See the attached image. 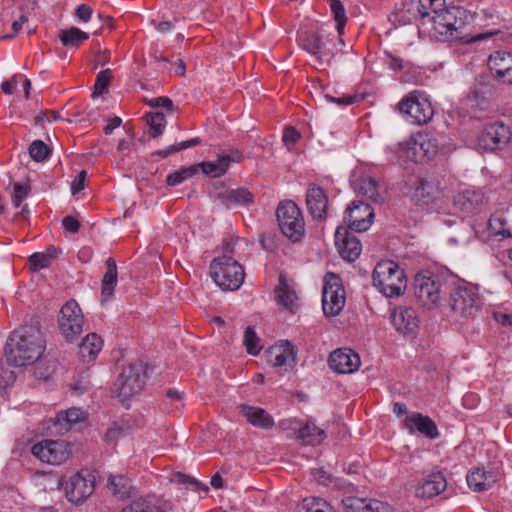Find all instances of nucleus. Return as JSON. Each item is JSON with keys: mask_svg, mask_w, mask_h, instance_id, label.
<instances>
[{"mask_svg": "<svg viewBox=\"0 0 512 512\" xmlns=\"http://www.w3.org/2000/svg\"><path fill=\"white\" fill-rule=\"evenodd\" d=\"M45 350V340L38 327L25 326L15 330L7 343V361L14 366L36 362Z\"/></svg>", "mask_w": 512, "mask_h": 512, "instance_id": "nucleus-1", "label": "nucleus"}, {"mask_svg": "<svg viewBox=\"0 0 512 512\" xmlns=\"http://www.w3.org/2000/svg\"><path fill=\"white\" fill-rule=\"evenodd\" d=\"M446 145V136L438 133L424 132L411 135L388 149L396 154L402 162H423L435 157Z\"/></svg>", "mask_w": 512, "mask_h": 512, "instance_id": "nucleus-2", "label": "nucleus"}, {"mask_svg": "<svg viewBox=\"0 0 512 512\" xmlns=\"http://www.w3.org/2000/svg\"><path fill=\"white\" fill-rule=\"evenodd\" d=\"M454 285L453 278L448 275L422 271L415 275L414 295L423 307L434 309L447 302Z\"/></svg>", "mask_w": 512, "mask_h": 512, "instance_id": "nucleus-3", "label": "nucleus"}, {"mask_svg": "<svg viewBox=\"0 0 512 512\" xmlns=\"http://www.w3.org/2000/svg\"><path fill=\"white\" fill-rule=\"evenodd\" d=\"M373 284L386 297H398L407 288L404 270L393 261H381L373 270Z\"/></svg>", "mask_w": 512, "mask_h": 512, "instance_id": "nucleus-4", "label": "nucleus"}, {"mask_svg": "<svg viewBox=\"0 0 512 512\" xmlns=\"http://www.w3.org/2000/svg\"><path fill=\"white\" fill-rule=\"evenodd\" d=\"M210 275L220 288L228 291L240 288L245 277L242 266L232 257L226 255L211 262Z\"/></svg>", "mask_w": 512, "mask_h": 512, "instance_id": "nucleus-5", "label": "nucleus"}, {"mask_svg": "<svg viewBox=\"0 0 512 512\" xmlns=\"http://www.w3.org/2000/svg\"><path fill=\"white\" fill-rule=\"evenodd\" d=\"M402 117L410 124L424 125L430 122L434 116V109L421 91H412L404 96L398 103Z\"/></svg>", "mask_w": 512, "mask_h": 512, "instance_id": "nucleus-6", "label": "nucleus"}, {"mask_svg": "<svg viewBox=\"0 0 512 512\" xmlns=\"http://www.w3.org/2000/svg\"><path fill=\"white\" fill-rule=\"evenodd\" d=\"M146 379L145 366L142 362H134L123 369L113 385L112 392L126 404L143 389Z\"/></svg>", "mask_w": 512, "mask_h": 512, "instance_id": "nucleus-7", "label": "nucleus"}, {"mask_svg": "<svg viewBox=\"0 0 512 512\" xmlns=\"http://www.w3.org/2000/svg\"><path fill=\"white\" fill-rule=\"evenodd\" d=\"M447 305L453 314L463 319L474 318L481 310L482 299L472 287H451Z\"/></svg>", "mask_w": 512, "mask_h": 512, "instance_id": "nucleus-8", "label": "nucleus"}, {"mask_svg": "<svg viewBox=\"0 0 512 512\" xmlns=\"http://www.w3.org/2000/svg\"><path fill=\"white\" fill-rule=\"evenodd\" d=\"M277 221L284 236L293 242L300 241L305 235V222L302 211L292 200L279 204L276 211Z\"/></svg>", "mask_w": 512, "mask_h": 512, "instance_id": "nucleus-9", "label": "nucleus"}, {"mask_svg": "<svg viewBox=\"0 0 512 512\" xmlns=\"http://www.w3.org/2000/svg\"><path fill=\"white\" fill-rule=\"evenodd\" d=\"M345 305V292L341 286L340 278L334 273H327L324 277L322 292V308L326 316L338 315Z\"/></svg>", "mask_w": 512, "mask_h": 512, "instance_id": "nucleus-10", "label": "nucleus"}, {"mask_svg": "<svg viewBox=\"0 0 512 512\" xmlns=\"http://www.w3.org/2000/svg\"><path fill=\"white\" fill-rule=\"evenodd\" d=\"M58 323L61 334L69 342H72L82 333L84 317L75 300H70L63 305Z\"/></svg>", "mask_w": 512, "mask_h": 512, "instance_id": "nucleus-11", "label": "nucleus"}, {"mask_svg": "<svg viewBox=\"0 0 512 512\" xmlns=\"http://www.w3.org/2000/svg\"><path fill=\"white\" fill-rule=\"evenodd\" d=\"M31 452L42 462L58 465L69 459L71 447L64 440H43L34 444Z\"/></svg>", "mask_w": 512, "mask_h": 512, "instance_id": "nucleus-12", "label": "nucleus"}, {"mask_svg": "<svg viewBox=\"0 0 512 512\" xmlns=\"http://www.w3.org/2000/svg\"><path fill=\"white\" fill-rule=\"evenodd\" d=\"M95 489V476L88 469H82L69 478L65 491L68 500L80 503L88 498Z\"/></svg>", "mask_w": 512, "mask_h": 512, "instance_id": "nucleus-13", "label": "nucleus"}, {"mask_svg": "<svg viewBox=\"0 0 512 512\" xmlns=\"http://www.w3.org/2000/svg\"><path fill=\"white\" fill-rule=\"evenodd\" d=\"M302 48L313 55L319 64H329L334 55L332 38L323 34H305L300 38Z\"/></svg>", "mask_w": 512, "mask_h": 512, "instance_id": "nucleus-14", "label": "nucleus"}, {"mask_svg": "<svg viewBox=\"0 0 512 512\" xmlns=\"http://www.w3.org/2000/svg\"><path fill=\"white\" fill-rule=\"evenodd\" d=\"M374 219L371 206L362 201H353L345 210L344 222L350 229L363 232L369 229Z\"/></svg>", "mask_w": 512, "mask_h": 512, "instance_id": "nucleus-15", "label": "nucleus"}, {"mask_svg": "<svg viewBox=\"0 0 512 512\" xmlns=\"http://www.w3.org/2000/svg\"><path fill=\"white\" fill-rule=\"evenodd\" d=\"M511 137L510 127L496 122L487 125L482 130L478 138V144L485 150L493 151L505 147L510 142Z\"/></svg>", "mask_w": 512, "mask_h": 512, "instance_id": "nucleus-16", "label": "nucleus"}, {"mask_svg": "<svg viewBox=\"0 0 512 512\" xmlns=\"http://www.w3.org/2000/svg\"><path fill=\"white\" fill-rule=\"evenodd\" d=\"M407 195L414 204L419 206H429L438 198L439 189L432 181L415 178L410 183Z\"/></svg>", "mask_w": 512, "mask_h": 512, "instance_id": "nucleus-17", "label": "nucleus"}, {"mask_svg": "<svg viewBox=\"0 0 512 512\" xmlns=\"http://www.w3.org/2000/svg\"><path fill=\"white\" fill-rule=\"evenodd\" d=\"M335 245L341 257L349 262L358 259L362 251L360 240L343 227L335 231Z\"/></svg>", "mask_w": 512, "mask_h": 512, "instance_id": "nucleus-18", "label": "nucleus"}, {"mask_svg": "<svg viewBox=\"0 0 512 512\" xmlns=\"http://www.w3.org/2000/svg\"><path fill=\"white\" fill-rule=\"evenodd\" d=\"M328 362L333 371L341 374H349L358 370L360 357L351 349L340 348L330 354Z\"/></svg>", "mask_w": 512, "mask_h": 512, "instance_id": "nucleus-19", "label": "nucleus"}, {"mask_svg": "<svg viewBox=\"0 0 512 512\" xmlns=\"http://www.w3.org/2000/svg\"><path fill=\"white\" fill-rule=\"evenodd\" d=\"M306 206L308 212L315 220L326 218L328 196L324 189L316 184H310L306 191Z\"/></svg>", "mask_w": 512, "mask_h": 512, "instance_id": "nucleus-20", "label": "nucleus"}, {"mask_svg": "<svg viewBox=\"0 0 512 512\" xmlns=\"http://www.w3.org/2000/svg\"><path fill=\"white\" fill-rule=\"evenodd\" d=\"M491 73L504 83L512 84V53L496 51L488 59Z\"/></svg>", "mask_w": 512, "mask_h": 512, "instance_id": "nucleus-21", "label": "nucleus"}, {"mask_svg": "<svg viewBox=\"0 0 512 512\" xmlns=\"http://www.w3.org/2000/svg\"><path fill=\"white\" fill-rule=\"evenodd\" d=\"M446 487L447 482L444 475L439 471L432 472L418 482L415 494L419 498L429 499L442 493Z\"/></svg>", "mask_w": 512, "mask_h": 512, "instance_id": "nucleus-22", "label": "nucleus"}, {"mask_svg": "<svg viewBox=\"0 0 512 512\" xmlns=\"http://www.w3.org/2000/svg\"><path fill=\"white\" fill-rule=\"evenodd\" d=\"M404 426L409 433L419 432L429 439L439 437V431L435 422L428 416L414 412L407 416L404 420Z\"/></svg>", "mask_w": 512, "mask_h": 512, "instance_id": "nucleus-23", "label": "nucleus"}, {"mask_svg": "<svg viewBox=\"0 0 512 512\" xmlns=\"http://www.w3.org/2000/svg\"><path fill=\"white\" fill-rule=\"evenodd\" d=\"M241 160L242 155L239 152H234L231 155H219L216 160L204 161L196 164V166H198V169L200 168L206 176L217 178L221 177L228 171L232 162L239 163Z\"/></svg>", "mask_w": 512, "mask_h": 512, "instance_id": "nucleus-24", "label": "nucleus"}, {"mask_svg": "<svg viewBox=\"0 0 512 512\" xmlns=\"http://www.w3.org/2000/svg\"><path fill=\"white\" fill-rule=\"evenodd\" d=\"M342 504L346 512H393L390 505L375 499L348 496Z\"/></svg>", "mask_w": 512, "mask_h": 512, "instance_id": "nucleus-25", "label": "nucleus"}, {"mask_svg": "<svg viewBox=\"0 0 512 512\" xmlns=\"http://www.w3.org/2000/svg\"><path fill=\"white\" fill-rule=\"evenodd\" d=\"M354 190L374 203H382L386 188L375 179L365 176L353 182Z\"/></svg>", "mask_w": 512, "mask_h": 512, "instance_id": "nucleus-26", "label": "nucleus"}, {"mask_svg": "<svg viewBox=\"0 0 512 512\" xmlns=\"http://www.w3.org/2000/svg\"><path fill=\"white\" fill-rule=\"evenodd\" d=\"M277 303L283 308L294 312L299 306V298L294 285L290 284L285 276L281 275L275 288Z\"/></svg>", "mask_w": 512, "mask_h": 512, "instance_id": "nucleus-27", "label": "nucleus"}, {"mask_svg": "<svg viewBox=\"0 0 512 512\" xmlns=\"http://www.w3.org/2000/svg\"><path fill=\"white\" fill-rule=\"evenodd\" d=\"M238 408L240 414L243 415L252 426L265 430L271 429L274 426L273 417L263 408L247 404H240Z\"/></svg>", "mask_w": 512, "mask_h": 512, "instance_id": "nucleus-28", "label": "nucleus"}, {"mask_svg": "<svg viewBox=\"0 0 512 512\" xmlns=\"http://www.w3.org/2000/svg\"><path fill=\"white\" fill-rule=\"evenodd\" d=\"M499 479V474L493 470L473 469L467 475V484L470 489L476 492L488 490Z\"/></svg>", "mask_w": 512, "mask_h": 512, "instance_id": "nucleus-29", "label": "nucleus"}, {"mask_svg": "<svg viewBox=\"0 0 512 512\" xmlns=\"http://www.w3.org/2000/svg\"><path fill=\"white\" fill-rule=\"evenodd\" d=\"M267 361L274 367H282L295 361V351L289 341H282L279 345L267 351Z\"/></svg>", "mask_w": 512, "mask_h": 512, "instance_id": "nucleus-30", "label": "nucleus"}, {"mask_svg": "<svg viewBox=\"0 0 512 512\" xmlns=\"http://www.w3.org/2000/svg\"><path fill=\"white\" fill-rule=\"evenodd\" d=\"M392 322L396 330L404 334L413 332L418 326L415 310L407 307L396 309L392 315Z\"/></svg>", "mask_w": 512, "mask_h": 512, "instance_id": "nucleus-31", "label": "nucleus"}, {"mask_svg": "<svg viewBox=\"0 0 512 512\" xmlns=\"http://www.w3.org/2000/svg\"><path fill=\"white\" fill-rule=\"evenodd\" d=\"M457 15H464V9L460 7H453L445 10L442 8V10L436 13V15L431 16L434 30L438 34L446 37L451 26H453V21H455V17H457Z\"/></svg>", "mask_w": 512, "mask_h": 512, "instance_id": "nucleus-32", "label": "nucleus"}, {"mask_svg": "<svg viewBox=\"0 0 512 512\" xmlns=\"http://www.w3.org/2000/svg\"><path fill=\"white\" fill-rule=\"evenodd\" d=\"M252 199V194L245 188L227 189L217 195L220 204L227 208L249 204Z\"/></svg>", "mask_w": 512, "mask_h": 512, "instance_id": "nucleus-33", "label": "nucleus"}, {"mask_svg": "<svg viewBox=\"0 0 512 512\" xmlns=\"http://www.w3.org/2000/svg\"><path fill=\"white\" fill-rule=\"evenodd\" d=\"M483 200L484 196L480 191L467 189L455 196L454 204L459 210L471 213L482 205Z\"/></svg>", "mask_w": 512, "mask_h": 512, "instance_id": "nucleus-34", "label": "nucleus"}, {"mask_svg": "<svg viewBox=\"0 0 512 512\" xmlns=\"http://www.w3.org/2000/svg\"><path fill=\"white\" fill-rule=\"evenodd\" d=\"M325 438V431L316 426L314 422L308 421L298 429L297 439L305 445H319Z\"/></svg>", "mask_w": 512, "mask_h": 512, "instance_id": "nucleus-35", "label": "nucleus"}, {"mask_svg": "<svg viewBox=\"0 0 512 512\" xmlns=\"http://www.w3.org/2000/svg\"><path fill=\"white\" fill-rule=\"evenodd\" d=\"M103 347V341L96 333H90L79 345V353L84 361L90 362L95 359Z\"/></svg>", "mask_w": 512, "mask_h": 512, "instance_id": "nucleus-36", "label": "nucleus"}, {"mask_svg": "<svg viewBox=\"0 0 512 512\" xmlns=\"http://www.w3.org/2000/svg\"><path fill=\"white\" fill-rule=\"evenodd\" d=\"M117 285V266L113 258L106 261V272L102 279L101 296L103 301H107L113 295Z\"/></svg>", "mask_w": 512, "mask_h": 512, "instance_id": "nucleus-37", "label": "nucleus"}, {"mask_svg": "<svg viewBox=\"0 0 512 512\" xmlns=\"http://www.w3.org/2000/svg\"><path fill=\"white\" fill-rule=\"evenodd\" d=\"M59 39L64 46L76 48L82 42L89 39V34L77 27H71L69 29L61 30L59 33Z\"/></svg>", "mask_w": 512, "mask_h": 512, "instance_id": "nucleus-38", "label": "nucleus"}, {"mask_svg": "<svg viewBox=\"0 0 512 512\" xmlns=\"http://www.w3.org/2000/svg\"><path fill=\"white\" fill-rule=\"evenodd\" d=\"M121 512H164V510L157 504L154 497H144L134 500Z\"/></svg>", "mask_w": 512, "mask_h": 512, "instance_id": "nucleus-39", "label": "nucleus"}, {"mask_svg": "<svg viewBox=\"0 0 512 512\" xmlns=\"http://www.w3.org/2000/svg\"><path fill=\"white\" fill-rule=\"evenodd\" d=\"M472 19V15L464 9V15H457V17H455V21H453V26H451V29L450 31H448L446 37L455 40H463L465 38L464 32L466 26L470 24Z\"/></svg>", "mask_w": 512, "mask_h": 512, "instance_id": "nucleus-40", "label": "nucleus"}, {"mask_svg": "<svg viewBox=\"0 0 512 512\" xmlns=\"http://www.w3.org/2000/svg\"><path fill=\"white\" fill-rule=\"evenodd\" d=\"M57 250L54 247L47 249L46 252H37L29 257V263L33 271L48 267L56 257Z\"/></svg>", "mask_w": 512, "mask_h": 512, "instance_id": "nucleus-41", "label": "nucleus"}, {"mask_svg": "<svg viewBox=\"0 0 512 512\" xmlns=\"http://www.w3.org/2000/svg\"><path fill=\"white\" fill-rule=\"evenodd\" d=\"M299 512H331L326 501L317 497L304 498L298 506Z\"/></svg>", "mask_w": 512, "mask_h": 512, "instance_id": "nucleus-42", "label": "nucleus"}, {"mask_svg": "<svg viewBox=\"0 0 512 512\" xmlns=\"http://www.w3.org/2000/svg\"><path fill=\"white\" fill-rule=\"evenodd\" d=\"M86 418V413L80 408H70L66 411H60L57 413L56 419L58 423L65 422L68 427L67 429L78 422L84 421Z\"/></svg>", "mask_w": 512, "mask_h": 512, "instance_id": "nucleus-43", "label": "nucleus"}, {"mask_svg": "<svg viewBox=\"0 0 512 512\" xmlns=\"http://www.w3.org/2000/svg\"><path fill=\"white\" fill-rule=\"evenodd\" d=\"M416 9L423 17H430L440 12L444 6V0H417Z\"/></svg>", "mask_w": 512, "mask_h": 512, "instance_id": "nucleus-44", "label": "nucleus"}, {"mask_svg": "<svg viewBox=\"0 0 512 512\" xmlns=\"http://www.w3.org/2000/svg\"><path fill=\"white\" fill-rule=\"evenodd\" d=\"M198 172V166L192 165L186 168H182L178 171H175L171 174H169L166 177V183L169 186H176L178 184H181L185 180L191 178Z\"/></svg>", "mask_w": 512, "mask_h": 512, "instance_id": "nucleus-45", "label": "nucleus"}, {"mask_svg": "<svg viewBox=\"0 0 512 512\" xmlns=\"http://www.w3.org/2000/svg\"><path fill=\"white\" fill-rule=\"evenodd\" d=\"M243 344L251 355H258L262 349L261 340L252 327H248L244 334Z\"/></svg>", "mask_w": 512, "mask_h": 512, "instance_id": "nucleus-46", "label": "nucleus"}, {"mask_svg": "<svg viewBox=\"0 0 512 512\" xmlns=\"http://www.w3.org/2000/svg\"><path fill=\"white\" fill-rule=\"evenodd\" d=\"M147 117V123L150 126L151 135L153 137L161 135L166 124L164 114L161 112H151Z\"/></svg>", "mask_w": 512, "mask_h": 512, "instance_id": "nucleus-47", "label": "nucleus"}, {"mask_svg": "<svg viewBox=\"0 0 512 512\" xmlns=\"http://www.w3.org/2000/svg\"><path fill=\"white\" fill-rule=\"evenodd\" d=\"M330 7L337 23V31L339 34H342L346 23L344 6L339 0H331Z\"/></svg>", "mask_w": 512, "mask_h": 512, "instance_id": "nucleus-48", "label": "nucleus"}, {"mask_svg": "<svg viewBox=\"0 0 512 512\" xmlns=\"http://www.w3.org/2000/svg\"><path fill=\"white\" fill-rule=\"evenodd\" d=\"M458 233L449 238V243L453 244H468L474 237V231L471 226L461 223Z\"/></svg>", "mask_w": 512, "mask_h": 512, "instance_id": "nucleus-49", "label": "nucleus"}, {"mask_svg": "<svg viewBox=\"0 0 512 512\" xmlns=\"http://www.w3.org/2000/svg\"><path fill=\"white\" fill-rule=\"evenodd\" d=\"M29 154L32 159H34L37 162H41L47 158L49 150L47 145L43 141L36 140L32 142L29 147Z\"/></svg>", "mask_w": 512, "mask_h": 512, "instance_id": "nucleus-50", "label": "nucleus"}, {"mask_svg": "<svg viewBox=\"0 0 512 512\" xmlns=\"http://www.w3.org/2000/svg\"><path fill=\"white\" fill-rule=\"evenodd\" d=\"M489 227L494 234L509 235V232L504 229L506 224L505 218L501 214L491 215L488 221Z\"/></svg>", "mask_w": 512, "mask_h": 512, "instance_id": "nucleus-51", "label": "nucleus"}, {"mask_svg": "<svg viewBox=\"0 0 512 512\" xmlns=\"http://www.w3.org/2000/svg\"><path fill=\"white\" fill-rule=\"evenodd\" d=\"M109 490L115 495H124L126 479L122 476H110L108 479Z\"/></svg>", "mask_w": 512, "mask_h": 512, "instance_id": "nucleus-52", "label": "nucleus"}, {"mask_svg": "<svg viewBox=\"0 0 512 512\" xmlns=\"http://www.w3.org/2000/svg\"><path fill=\"white\" fill-rule=\"evenodd\" d=\"M111 80V71L109 69L100 71L97 75L96 83L94 85L95 91L102 94L108 87Z\"/></svg>", "mask_w": 512, "mask_h": 512, "instance_id": "nucleus-53", "label": "nucleus"}, {"mask_svg": "<svg viewBox=\"0 0 512 512\" xmlns=\"http://www.w3.org/2000/svg\"><path fill=\"white\" fill-rule=\"evenodd\" d=\"M301 134L292 126H287L283 132L282 140L288 149L300 139Z\"/></svg>", "mask_w": 512, "mask_h": 512, "instance_id": "nucleus-54", "label": "nucleus"}, {"mask_svg": "<svg viewBox=\"0 0 512 512\" xmlns=\"http://www.w3.org/2000/svg\"><path fill=\"white\" fill-rule=\"evenodd\" d=\"M239 238H228L223 241L222 251L223 255L232 257L233 255H237L236 246L239 245Z\"/></svg>", "mask_w": 512, "mask_h": 512, "instance_id": "nucleus-55", "label": "nucleus"}, {"mask_svg": "<svg viewBox=\"0 0 512 512\" xmlns=\"http://www.w3.org/2000/svg\"><path fill=\"white\" fill-rule=\"evenodd\" d=\"M326 98L330 102L335 103L339 106H348L354 104L359 99L357 95H342L340 97H332L327 95Z\"/></svg>", "mask_w": 512, "mask_h": 512, "instance_id": "nucleus-56", "label": "nucleus"}, {"mask_svg": "<svg viewBox=\"0 0 512 512\" xmlns=\"http://www.w3.org/2000/svg\"><path fill=\"white\" fill-rule=\"evenodd\" d=\"M27 189L26 187L22 186L21 184H15L14 185V192H13V203L16 207H19L23 200L27 197Z\"/></svg>", "mask_w": 512, "mask_h": 512, "instance_id": "nucleus-57", "label": "nucleus"}, {"mask_svg": "<svg viewBox=\"0 0 512 512\" xmlns=\"http://www.w3.org/2000/svg\"><path fill=\"white\" fill-rule=\"evenodd\" d=\"M86 171L82 170L76 176V178L71 183V193L76 195L78 192L84 189L85 179H86Z\"/></svg>", "mask_w": 512, "mask_h": 512, "instance_id": "nucleus-58", "label": "nucleus"}, {"mask_svg": "<svg viewBox=\"0 0 512 512\" xmlns=\"http://www.w3.org/2000/svg\"><path fill=\"white\" fill-rule=\"evenodd\" d=\"M92 12L93 10L89 5L81 4L77 7L76 15L80 21L86 23L90 20Z\"/></svg>", "mask_w": 512, "mask_h": 512, "instance_id": "nucleus-59", "label": "nucleus"}, {"mask_svg": "<svg viewBox=\"0 0 512 512\" xmlns=\"http://www.w3.org/2000/svg\"><path fill=\"white\" fill-rule=\"evenodd\" d=\"M172 481L175 482V483H179V484H189V485H192L194 486L195 488H198L199 487V482L194 479V478H191L185 474H182V473H176L173 475L172 477Z\"/></svg>", "mask_w": 512, "mask_h": 512, "instance_id": "nucleus-60", "label": "nucleus"}, {"mask_svg": "<svg viewBox=\"0 0 512 512\" xmlns=\"http://www.w3.org/2000/svg\"><path fill=\"white\" fill-rule=\"evenodd\" d=\"M62 223H63L64 228L71 233L78 232V230L80 228L79 221L72 216L64 217Z\"/></svg>", "mask_w": 512, "mask_h": 512, "instance_id": "nucleus-61", "label": "nucleus"}, {"mask_svg": "<svg viewBox=\"0 0 512 512\" xmlns=\"http://www.w3.org/2000/svg\"><path fill=\"white\" fill-rule=\"evenodd\" d=\"M148 104L151 107H164L167 109H172V107H173V102L168 97L153 98V99L149 100Z\"/></svg>", "mask_w": 512, "mask_h": 512, "instance_id": "nucleus-62", "label": "nucleus"}, {"mask_svg": "<svg viewBox=\"0 0 512 512\" xmlns=\"http://www.w3.org/2000/svg\"><path fill=\"white\" fill-rule=\"evenodd\" d=\"M314 479L320 484L327 485L330 481V475L323 469H314L312 471Z\"/></svg>", "mask_w": 512, "mask_h": 512, "instance_id": "nucleus-63", "label": "nucleus"}, {"mask_svg": "<svg viewBox=\"0 0 512 512\" xmlns=\"http://www.w3.org/2000/svg\"><path fill=\"white\" fill-rule=\"evenodd\" d=\"M59 119V114L55 111H49V112H44V113H41L40 115H38L36 117V122L37 123H43L44 121H48V122H51V121H56Z\"/></svg>", "mask_w": 512, "mask_h": 512, "instance_id": "nucleus-64", "label": "nucleus"}]
</instances>
